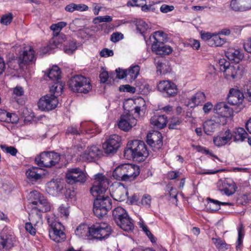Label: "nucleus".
Wrapping results in <instances>:
<instances>
[{
  "label": "nucleus",
  "mask_w": 251,
  "mask_h": 251,
  "mask_svg": "<svg viewBox=\"0 0 251 251\" xmlns=\"http://www.w3.org/2000/svg\"><path fill=\"white\" fill-rule=\"evenodd\" d=\"M150 40L152 43H164L167 40V35L163 31H157L154 32L153 34L150 36Z\"/></svg>",
  "instance_id": "36"
},
{
  "label": "nucleus",
  "mask_w": 251,
  "mask_h": 251,
  "mask_svg": "<svg viewBox=\"0 0 251 251\" xmlns=\"http://www.w3.org/2000/svg\"><path fill=\"white\" fill-rule=\"evenodd\" d=\"M244 90L246 98L249 101H251V84L245 86Z\"/></svg>",
  "instance_id": "61"
},
{
  "label": "nucleus",
  "mask_w": 251,
  "mask_h": 251,
  "mask_svg": "<svg viewBox=\"0 0 251 251\" xmlns=\"http://www.w3.org/2000/svg\"><path fill=\"white\" fill-rule=\"evenodd\" d=\"M94 123L89 122H83L80 123V128L83 131V134L93 133L96 129Z\"/></svg>",
  "instance_id": "42"
},
{
  "label": "nucleus",
  "mask_w": 251,
  "mask_h": 251,
  "mask_svg": "<svg viewBox=\"0 0 251 251\" xmlns=\"http://www.w3.org/2000/svg\"><path fill=\"white\" fill-rule=\"evenodd\" d=\"M209 203V208L212 211H216L220 208V205H229L232 206L233 204L230 202H221L219 201L215 200L211 198H207Z\"/></svg>",
  "instance_id": "39"
},
{
  "label": "nucleus",
  "mask_w": 251,
  "mask_h": 251,
  "mask_svg": "<svg viewBox=\"0 0 251 251\" xmlns=\"http://www.w3.org/2000/svg\"><path fill=\"white\" fill-rule=\"evenodd\" d=\"M219 65L220 67V71L223 72L225 69H226L230 65V64L225 58H222L219 60Z\"/></svg>",
  "instance_id": "60"
},
{
  "label": "nucleus",
  "mask_w": 251,
  "mask_h": 251,
  "mask_svg": "<svg viewBox=\"0 0 251 251\" xmlns=\"http://www.w3.org/2000/svg\"><path fill=\"white\" fill-rule=\"evenodd\" d=\"M0 148L4 151L13 156H15L18 152L17 150L14 147L1 145Z\"/></svg>",
  "instance_id": "52"
},
{
  "label": "nucleus",
  "mask_w": 251,
  "mask_h": 251,
  "mask_svg": "<svg viewBox=\"0 0 251 251\" xmlns=\"http://www.w3.org/2000/svg\"><path fill=\"white\" fill-rule=\"evenodd\" d=\"M221 125L222 121L218 118L207 120L203 124L204 131L207 135H212Z\"/></svg>",
  "instance_id": "22"
},
{
  "label": "nucleus",
  "mask_w": 251,
  "mask_h": 251,
  "mask_svg": "<svg viewBox=\"0 0 251 251\" xmlns=\"http://www.w3.org/2000/svg\"><path fill=\"white\" fill-rule=\"evenodd\" d=\"M244 95L240 91L237 89L230 90L228 95V102L231 105H240L243 100Z\"/></svg>",
  "instance_id": "21"
},
{
  "label": "nucleus",
  "mask_w": 251,
  "mask_h": 251,
  "mask_svg": "<svg viewBox=\"0 0 251 251\" xmlns=\"http://www.w3.org/2000/svg\"><path fill=\"white\" fill-rule=\"evenodd\" d=\"M99 194L97 197H94L93 212L96 216L101 218L105 216L112 208V201L108 196Z\"/></svg>",
  "instance_id": "3"
},
{
  "label": "nucleus",
  "mask_w": 251,
  "mask_h": 251,
  "mask_svg": "<svg viewBox=\"0 0 251 251\" xmlns=\"http://www.w3.org/2000/svg\"><path fill=\"white\" fill-rule=\"evenodd\" d=\"M167 117L164 115H155L150 120L151 124L154 127L158 129H162L165 127L167 125Z\"/></svg>",
  "instance_id": "26"
},
{
  "label": "nucleus",
  "mask_w": 251,
  "mask_h": 251,
  "mask_svg": "<svg viewBox=\"0 0 251 251\" xmlns=\"http://www.w3.org/2000/svg\"><path fill=\"white\" fill-rule=\"evenodd\" d=\"M235 142H242L248 137V134L242 127L235 128L232 133Z\"/></svg>",
  "instance_id": "31"
},
{
  "label": "nucleus",
  "mask_w": 251,
  "mask_h": 251,
  "mask_svg": "<svg viewBox=\"0 0 251 251\" xmlns=\"http://www.w3.org/2000/svg\"><path fill=\"white\" fill-rule=\"evenodd\" d=\"M19 59L23 63L33 62L36 58L34 55V51L30 46L24 48V51L19 57Z\"/></svg>",
  "instance_id": "23"
},
{
  "label": "nucleus",
  "mask_w": 251,
  "mask_h": 251,
  "mask_svg": "<svg viewBox=\"0 0 251 251\" xmlns=\"http://www.w3.org/2000/svg\"><path fill=\"white\" fill-rule=\"evenodd\" d=\"M241 71L240 67L237 64L235 65H230L226 69L224 70L225 78L227 80H231L235 78L241 74Z\"/></svg>",
  "instance_id": "28"
},
{
  "label": "nucleus",
  "mask_w": 251,
  "mask_h": 251,
  "mask_svg": "<svg viewBox=\"0 0 251 251\" xmlns=\"http://www.w3.org/2000/svg\"><path fill=\"white\" fill-rule=\"evenodd\" d=\"M49 78L52 80H57L61 77V71L59 67L57 66H53L52 68L50 70L48 74Z\"/></svg>",
  "instance_id": "43"
},
{
  "label": "nucleus",
  "mask_w": 251,
  "mask_h": 251,
  "mask_svg": "<svg viewBox=\"0 0 251 251\" xmlns=\"http://www.w3.org/2000/svg\"><path fill=\"white\" fill-rule=\"evenodd\" d=\"M33 224L31 222L26 223L25 225V230L31 235H34L36 233V229L33 227Z\"/></svg>",
  "instance_id": "62"
},
{
  "label": "nucleus",
  "mask_w": 251,
  "mask_h": 251,
  "mask_svg": "<svg viewBox=\"0 0 251 251\" xmlns=\"http://www.w3.org/2000/svg\"><path fill=\"white\" fill-rule=\"evenodd\" d=\"M42 214L36 208H32L29 214V220L36 226L38 223L42 222Z\"/></svg>",
  "instance_id": "38"
},
{
  "label": "nucleus",
  "mask_w": 251,
  "mask_h": 251,
  "mask_svg": "<svg viewBox=\"0 0 251 251\" xmlns=\"http://www.w3.org/2000/svg\"><path fill=\"white\" fill-rule=\"evenodd\" d=\"M212 240L219 251H225L228 249L229 246L221 238H213Z\"/></svg>",
  "instance_id": "45"
},
{
  "label": "nucleus",
  "mask_w": 251,
  "mask_h": 251,
  "mask_svg": "<svg viewBox=\"0 0 251 251\" xmlns=\"http://www.w3.org/2000/svg\"><path fill=\"white\" fill-rule=\"evenodd\" d=\"M155 62L157 74H165L170 71V68L168 65V63L165 60L163 61L155 59Z\"/></svg>",
  "instance_id": "34"
},
{
  "label": "nucleus",
  "mask_w": 251,
  "mask_h": 251,
  "mask_svg": "<svg viewBox=\"0 0 251 251\" xmlns=\"http://www.w3.org/2000/svg\"><path fill=\"white\" fill-rule=\"evenodd\" d=\"M225 53L228 60L236 63H238L244 57L243 53L238 49L229 48Z\"/></svg>",
  "instance_id": "24"
},
{
  "label": "nucleus",
  "mask_w": 251,
  "mask_h": 251,
  "mask_svg": "<svg viewBox=\"0 0 251 251\" xmlns=\"http://www.w3.org/2000/svg\"><path fill=\"white\" fill-rule=\"evenodd\" d=\"M63 89V86L62 83L59 82L55 83L50 88V91L52 95L56 96L57 97L60 95Z\"/></svg>",
  "instance_id": "48"
},
{
  "label": "nucleus",
  "mask_w": 251,
  "mask_h": 251,
  "mask_svg": "<svg viewBox=\"0 0 251 251\" xmlns=\"http://www.w3.org/2000/svg\"><path fill=\"white\" fill-rule=\"evenodd\" d=\"M214 112L221 116L219 120H221L222 124L224 125L226 123V118L232 115L233 110L226 102H221L214 107Z\"/></svg>",
  "instance_id": "15"
},
{
  "label": "nucleus",
  "mask_w": 251,
  "mask_h": 251,
  "mask_svg": "<svg viewBox=\"0 0 251 251\" xmlns=\"http://www.w3.org/2000/svg\"><path fill=\"white\" fill-rule=\"evenodd\" d=\"M101 152L102 151L99 147L92 146L87 148L82 154V157L87 161H92L94 158L101 155Z\"/></svg>",
  "instance_id": "20"
},
{
  "label": "nucleus",
  "mask_w": 251,
  "mask_h": 251,
  "mask_svg": "<svg viewBox=\"0 0 251 251\" xmlns=\"http://www.w3.org/2000/svg\"><path fill=\"white\" fill-rule=\"evenodd\" d=\"M13 246L11 235H0V251H8Z\"/></svg>",
  "instance_id": "30"
},
{
  "label": "nucleus",
  "mask_w": 251,
  "mask_h": 251,
  "mask_svg": "<svg viewBox=\"0 0 251 251\" xmlns=\"http://www.w3.org/2000/svg\"><path fill=\"white\" fill-rule=\"evenodd\" d=\"M47 221L50 227L49 231L50 239L56 242L64 241L66 239L64 226L60 222L54 220L53 217H48Z\"/></svg>",
  "instance_id": "6"
},
{
  "label": "nucleus",
  "mask_w": 251,
  "mask_h": 251,
  "mask_svg": "<svg viewBox=\"0 0 251 251\" xmlns=\"http://www.w3.org/2000/svg\"><path fill=\"white\" fill-rule=\"evenodd\" d=\"M232 132L229 129H224L214 137V144L217 147L225 146L232 139Z\"/></svg>",
  "instance_id": "18"
},
{
  "label": "nucleus",
  "mask_w": 251,
  "mask_h": 251,
  "mask_svg": "<svg viewBox=\"0 0 251 251\" xmlns=\"http://www.w3.org/2000/svg\"><path fill=\"white\" fill-rule=\"evenodd\" d=\"M13 16L11 13H8L2 16L0 23L4 25L10 24L12 20Z\"/></svg>",
  "instance_id": "54"
},
{
  "label": "nucleus",
  "mask_w": 251,
  "mask_h": 251,
  "mask_svg": "<svg viewBox=\"0 0 251 251\" xmlns=\"http://www.w3.org/2000/svg\"><path fill=\"white\" fill-rule=\"evenodd\" d=\"M126 77L132 81L135 79L139 74L140 67L138 65L131 66L128 70H126Z\"/></svg>",
  "instance_id": "41"
},
{
  "label": "nucleus",
  "mask_w": 251,
  "mask_h": 251,
  "mask_svg": "<svg viewBox=\"0 0 251 251\" xmlns=\"http://www.w3.org/2000/svg\"><path fill=\"white\" fill-rule=\"evenodd\" d=\"M244 227L243 225L241 224L240 225V226L238 228V244L236 246V248L238 249V248L239 247L240 244L242 242V239L244 237Z\"/></svg>",
  "instance_id": "58"
},
{
  "label": "nucleus",
  "mask_w": 251,
  "mask_h": 251,
  "mask_svg": "<svg viewBox=\"0 0 251 251\" xmlns=\"http://www.w3.org/2000/svg\"><path fill=\"white\" fill-rule=\"evenodd\" d=\"M66 178L67 182L70 184L84 183L87 177L86 174L79 168H72L67 170Z\"/></svg>",
  "instance_id": "9"
},
{
  "label": "nucleus",
  "mask_w": 251,
  "mask_h": 251,
  "mask_svg": "<svg viewBox=\"0 0 251 251\" xmlns=\"http://www.w3.org/2000/svg\"><path fill=\"white\" fill-rule=\"evenodd\" d=\"M41 171V169L38 168H30L26 171V175L28 178L36 181L40 179L42 177L41 174L39 173Z\"/></svg>",
  "instance_id": "37"
},
{
  "label": "nucleus",
  "mask_w": 251,
  "mask_h": 251,
  "mask_svg": "<svg viewBox=\"0 0 251 251\" xmlns=\"http://www.w3.org/2000/svg\"><path fill=\"white\" fill-rule=\"evenodd\" d=\"M117 224L122 229L126 231H131L134 229L133 221L128 215L126 216V219H123Z\"/></svg>",
  "instance_id": "33"
},
{
  "label": "nucleus",
  "mask_w": 251,
  "mask_h": 251,
  "mask_svg": "<svg viewBox=\"0 0 251 251\" xmlns=\"http://www.w3.org/2000/svg\"><path fill=\"white\" fill-rule=\"evenodd\" d=\"M111 233V228L105 223L96 224L89 227L86 224H80L75 230L76 236L85 238L89 236L94 238L102 239L107 237Z\"/></svg>",
  "instance_id": "1"
},
{
  "label": "nucleus",
  "mask_w": 251,
  "mask_h": 251,
  "mask_svg": "<svg viewBox=\"0 0 251 251\" xmlns=\"http://www.w3.org/2000/svg\"><path fill=\"white\" fill-rule=\"evenodd\" d=\"M60 160V155L54 151H44L35 158L38 166L50 168L58 164Z\"/></svg>",
  "instance_id": "5"
},
{
  "label": "nucleus",
  "mask_w": 251,
  "mask_h": 251,
  "mask_svg": "<svg viewBox=\"0 0 251 251\" xmlns=\"http://www.w3.org/2000/svg\"><path fill=\"white\" fill-rule=\"evenodd\" d=\"M151 50L156 54L160 55L169 54L172 51L170 46L164 45V43H152Z\"/></svg>",
  "instance_id": "29"
},
{
  "label": "nucleus",
  "mask_w": 251,
  "mask_h": 251,
  "mask_svg": "<svg viewBox=\"0 0 251 251\" xmlns=\"http://www.w3.org/2000/svg\"><path fill=\"white\" fill-rule=\"evenodd\" d=\"M136 124V120L132 116L128 114L121 115L118 126L120 129L125 131L130 130Z\"/></svg>",
  "instance_id": "19"
},
{
  "label": "nucleus",
  "mask_w": 251,
  "mask_h": 251,
  "mask_svg": "<svg viewBox=\"0 0 251 251\" xmlns=\"http://www.w3.org/2000/svg\"><path fill=\"white\" fill-rule=\"evenodd\" d=\"M132 150L135 152V159L139 162L144 161L149 155V151L145 143L140 140L131 141Z\"/></svg>",
  "instance_id": "11"
},
{
  "label": "nucleus",
  "mask_w": 251,
  "mask_h": 251,
  "mask_svg": "<svg viewBox=\"0 0 251 251\" xmlns=\"http://www.w3.org/2000/svg\"><path fill=\"white\" fill-rule=\"evenodd\" d=\"M109 191L111 196L117 201H124L127 197V190L124 185L120 182L113 184L110 187Z\"/></svg>",
  "instance_id": "13"
},
{
  "label": "nucleus",
  "mask_w": 251,
  "mask_h": 251,
  "mask_svg": "<svg viewBox=\"0 0 251 251\" xmlns=\"http://www.w3.org/2000/svg\"><path fill=\"white\" fill-rule=\"evenodd\" d=\"M205 100V94L203 92H198L193 96L190 99L188 104L191 107H194L201 105Z\"/></svg>",
  "instance_id": "32"
},
{
  "label": "nucleus",
  "mask_w": 251,
  "mask_h": 251,
  "mask_svg": "<svg viewBox=\"0 0 251 251\" xmlns=\"http://www.w3.org/2000/svg\"><path fill=\"white\" fill-rule=\"evenodd\" d=\"M94 181L90 192L93 197H97L99 194H103L107 190L109 180L102 174H98L94 176Z\"/></svg>",
  "instance_id": "8"
},
{
  "label": "nucleus",
  "mask_w": 251,
  "mask_h": 251,
  "mask_svg": "<svg viewBox=\"0 0 251 251\" xmlns=\"http://www.w3.org/2000/svg\"><path fill=\"white\" fill-rule=\"evenodd\" d=\"M67 25L65 22H60L56 24H52L50 28L53 31V37L50 42L49 48L54 49L55 48H60L63 42L66 39V36L62 33L60 34L61 29Z\"/></svg>",
  "instance_id": "7"
},
{
  "label": "nucleus",
  "mask_w": 251,
  "mask_h": 251,
  "mask_svg": "<svg viewBox=\"0 0 251 251\" xmlns=\"http://www.w3.org/2000/svg\"><path fill=\"white\" fill-rule=\"evenodd\" d=\"M124 156L127 159H131V158L135 159V152L133 150H132V144L131 141L128 142L127 144L126 147L124 151Z\"/></svg>",
  "instance_id": "46"
},
{
  "label": "nucleus",
  "mask_w": 251,
  "mask_h": 251,
  "mask_svg": "<svg viewBox=\"0 0 251 251\" xmlns=\"http://www.w3.org/2000/svg\"><path fill=\"white\" fill-rule=\"evenodd\" d=\"M77 49L76 43L74 41H70L68 45L64 48V52L68 54H72Z\"/></svg>",
  "instance_id": "51"
},
{
  "label": "nucleus",
  "mask_w": 251,
  "mask_h": 251,
  "mask_svg": "<svg viewBox=\"0 0 251 251\" xmlns=\"http://www.w3.org/2000/svg\"><path fill=\"white\" fill-rule=\"evenodd\" d=\"M151 196L145 194L143 196L141 200V203L143 206L149 208L151 206Z\"/></svg>",
  "instance_id": "56"
},
{
  "label": "nucleus",
  "mask_w": 251,
  "mask_h": 251,
  "mask_svg": "<svg viewBox=\"0 0 251 251\" xmlns=\"http://www.w3.org/2000/svg\"><path fill=\"white\" fill-rule=\"evenodd\" d=\"M113 217L114 221L117 224L123 219H126V216L128 215L126 210L123 207L119 206L116 207L112 212Z\"/></svg>",
  "instance_id": "35"
},
{
  "label": "nucleus",
  "mask_w": 251,
  "mask_h": 251,
  "mask_svg": "<svg viewBox=\"0 0 251 251\" xmlns=\"http://www.w3.org/2000/svg\"><path fill=\"white\" fill-rule=\"evenodd\" d=\"M217 186L220 192H223L225 195L228 196L233 195L237 188L235 183L229 179L219 180L217 182Z\"/></svg>",
  "instance_id": "17"
},
{
  "label": "nucleus",
  "mask_w": 251,
  "mask_h": 251,
  "mask_svg": "<svg viewBox=\"0 0 251 251\" xmlns=\"http://www.w3.org/2000/svg\"><path fill=\"white\" fill-rule=\"evenodd\" d=\"M112 18L110 16H98L93 19V23L97 24L102 22H110L112 21Z\"/></svg>",
  "instance_id": "53"
},
{
  "label": "nucleus",
  "mask_w": 251,
  "mask_h": 251,
  "mask_svg": "<svg viewBox=\"0 0 251 251\" xmlns=\"http://www.w3.org/2000/svg\"><path fill=\"white\" fill-rule=\"evenodd\" d=\"M226 39L221 37L219 34L213 35V37L210 40L209 46L220 47L226 43Z\"/></svg>",
  "instance_id": "44"
},
{
  "label": "nucleus",
  "mask_w": 251,
  "mask_h": 251,
  "mask_svg": "<svg viewBox=\"0 0 251 251\" xmlns=\"http://www.w3.org/2000/svg\"><path fill=\"white\" fill-rule=\"evenodd\" d=\"M137 30H138L141 34H143L147 29L150 28V26L143 20L138 21L136 24Z\"/></svg>",
  "instance_id": "50"
},
{
  "label": "nucleus",
  "mask_w": 251,
  "mask_h": 251,
  "mask_svg": "<svg viewBox=\"0 0 251 251\" xmlns=\"http://www.w3.org/2000/svg\"><path fill=\"white\" fill-rule=\"evenodd\" d=\"M121 143V137L117 134H112L103 143V149L106 153H114L120 147Z\"/></svg>",
  "instance_id": "12"
},
{
  "label": "nucleus",
  "mask_w": 251,
  "mask_h": 251,
  "mask_svg": "<svg viewBox=\"0 0 251 251\" xmlns=\"http://www.w3.org/2000/svg\"><path fill=\"white\" fill-rule=\"evenodd\" d=\"M69 206L67 204H61L58 208V214L60 217L66 219L69 215Z\"/></svg>",
  "instance_id": "49"
},
{
  "label": "nucleus",
  "mask_w": 251,
  "mask_h": 251,
  "mask_svg": "<svg viewBox=\"0 0 251 251\" xmlns=\"http://www.w3.org/2000/svg\"><path fill=\"white\" fill-rule=\"evenodd\" d=\"M173 5H169L167 4H163L160 8V11L164 13H167L169 12L172 11L174 9Z\"/></svg>",
  "instance_id": "64"
},
{
  "label": "nucleus",
  "mask_w": 251,
  "mask_h": 251,
  "mask_svg": "<svg viewBox=\"0 0 251 251\" xmlns=\"http://www.w3.org/2000/svg\"><path fill=\"white\" fill-rule=\"evenodd\" d=\"M182 121L179 118H173L169 124V129H176L177 126H179L181 123Z\"/></svg>",
  "instance_id": "57"
},
{
  "label": "nucleus",
  "mask_w": 251,
  "mask_h": 251,
  "mask_svg": "<svg viewBox=\"0 0 251 251\" xmlns=\"http://www.w3.org/2000/svg\"><path fill=\"white\" fill-rule=\"evenodd\" d=\"M146 0H129L127 3L128 6L141 7L145 4Z\"/></svg>",
  "instance_id": "59"
},
{
  "label": "nucleus",
  "mask_w": 251,
  "mask_h": 251,
  "mask_svg": "<svg viewBox=\"0 0 251 251\" xmlns=\"http://www.w3.org/2000/svg\"><path fill=\"white\" fill-rule=\"evenodd\" d=\"M58 104V100L56 96L47 94L40 99L38 106L42 111H49L55 109Z\"/></svg>",
  "instance_id": "10"
},
{
  "label": "nucleus",
  "mask_w": 251,
  "mask_h": 251,
  "mask_svg": "<svg viewBox=\"0 0 251 251\" xmlns=\"http://www.w3.org/2000/svg\"><path fill=\"white\" fill-rule=\"evenodd\" d=\"M140 173V169L137 165L123 164L117 167L114 170L112 176L118 180L132 181Z\"/></svg>",
  "instance_id": "2"
},
{
  "label": "nucleus",
  "mask_w": 251,
  "mask_h": 251,
  "mask_svg": "<svg viewBox=\"0 0 251 251\" xmlns=\"http://www.w3.org/2000/svg\"><path fill=\"white\" fill-rule=\"evenodd\" d=\"M147 142L153 150H159L162 146V137L161 133L157 131H153L147 134Z\"/></svg>",
  "instance_id": "16"
},
{
  "label": "nucleus",
  "mask_w": 251,
  "mask_h": 251,
  "mask_svg": "<svg viewBox=\"0 0 251 251\" xmlns=\"http://www.w3.org/2000/svg\"><path fill=\"white\" fill-rule=\"evenodd\" d=\"M48 192L53 196L57 195L63 189V182L58 179H53L48 183Z\"/></svg>",
  "instance_id": "25"
},
{
  "label": "nucleus",
  "mask_w": 251,
  "mask_h": 251,
  "mask_svg": "<svg viewBox=\"0 0 251 251\" xmlns=\"http://www.w3.org/2000/svg\"><path fill=\"white\" fill-rule=\"evenodd\" d=\"M44 197L41 195L40 193L36 191L31 192L29 194V198L30 199V203L31 205V202L33 201H39L40 200L41 198Z\"/></svg>",
  "instance_id": "55"
},
{
  "label": "nucleus",
  "mask_w": 251,
  "mask_h": 251,
  "mask_svg": "<svg viewBox=\"0 0 251 251\" xmlns=\"http://www.w3.org/2000/svg\"><path fill=\"white\" fill-rule=\"evenodd\" d=\"M66 134L73 136H77L83 134V131L80 128V126L78 128L76 126H70L66 130Z\"/></svg>",
  "instance_id": "47"
},
{
  "label": "nucleus",
  "mask_w": 251,
  "mask_h": 251,
  "mask_svg": "<svg viewBox=\"0 0 251 251\" xmlns=\"http://www.w3.org/2000/svg\"><path fill=\"white\" fill-rule=\"evenodd\" d=\"M68 83L70 88L74 92L86 94L92 89L90 80L81 75L72 76Z\"/></svg>",
  "instance_id": "4"
},
{
  "label": "nucleus",
  "mask_w": 251,
  "mask_h": 251,
  "mask_svg": "<svg viewBox=\"0 0 251 251\" xmlns=\"http://www.w3.org/2000/svg\"><path fill=\"white\" fill-rule=\"evenodd\" d=\"M14 117H15L14 114L8 112L5 110L0 109V121L14 123L17 121L16 118L14 119Z\"/></svg>",
  "instance_id": "40"
},
{
  "label": "nucleus",
  "mask_w": 251,
  "mask_h": 251,
  "mask_svg": "<svg viewBox=\"0 0 251 251\" xmlns=\"http://www.w3.org/2000/svg\"><path fill=\"white\" fill-rule=\"evenodd\" d=\"M157 89L167 97H174L177 93V86L170 80L159 81L157 84Z\"/></svg>",
  "instance_id": "14"
},
{
  "label": "nucleus",
  "mask_w": 251,
  "mask_h": 251,
  "mask_svg": "<svg viewBox=\"0 0 251 251\" xmlns=\"http://www.w3.org/2000/svg\"><path fill=\"white\" fill-rule=\"evenodd\" d=\"M114 52L113 50L107 48L103 49L100 52V55L101 57H107L109 56H112Z\"/></svg>",
  "instance_id": "63"
},
{
  "label": "nucleus",
  "mask_w": 251,
  "mask_h": 251,
  "mask_svg": "<svg viewBox=\"0 0 251 251\" xmlns=\"http://www.w3.org/2000/svg\"><path fill=\"white\" fill-rule=\"evenodd\" d=\"M31 207L32 208H36L39 212H46L50 209V206L47 200L43 198H41L39 201H33L31 202Z\"/></svg>",
  "instance_id": "27"
}]
</instances>
